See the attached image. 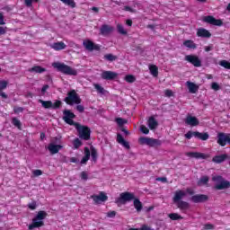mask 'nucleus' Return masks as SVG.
<instances>
[{"instance_id":"aec40b11","label":"nucleus","mask_w":230,"mask_h":230,"mask_svg":"<svg viewBox=\"0 0 230 230\" xmlns=\"http://www.w3.org/2000/svg\"><path fill=\"white\" fill-rule=\"evenodd\" d=\"M197 37H201L202 39H209L211 38V32L206 30L205 28H199L197 31Z\"/></svg>"},{"instance_id":"c85d7f7f","label":"nucleus","mask_w":230,"mask_h":230,"mask_svg":"<svg viewBox=\"0 0 230 230\" xmlns=\"http://www.w3.org/2000/svg\"><path fill=\"white\" fill-rule=\"evenodd\" d=\"M89 159H91V150L89 147H84V156L81 160V164H86Z\"/></svg>"},{"instance_id":"473e14b6","label":"nucleus","mask_w":230,"mask_h":230,"mask_svg":"<svg viewBox=\"0 0 230 230\" xmlns=\"http://www.w3.org/2000/svg\"><path fill=\"white\" fill-rule=\"evenodd\" d=\"M208 182H209V176H201L198 181V186H208Z\"/></svg>"},{"instance_id":"09e8293b","label":"nucleus","mask_w":230,"mask_h":230,"mask_svg":"<svg viewBox=\"0 0 230 230\" xmlns=\"http://www.w3.org/2000/svg\"><path fill=\"white\" fill-rule=\"evenodd\" d=\"M27 207L29 208V209H31V211H35V209H37V201H32L31 203H29L27 205Z\"/></svg>"},{"instance_id":"6ab92c4d","label":"nucleus","mask_w":230,"mask_h":230,"mask_svg":"<svg viewBox=\"0 0 230 230\" xmlns=\"http://www.w3.org/2000/svg\"><path fill=\"white\" fill-rule=\"evenodd\" d=\"M93 200H94L96 203L98 202H106V200H109V197L105 195V192L101 191L99 195H93L92 196Z\"/></svg>"},{"instance_id":"4be33fe9","label":"nucleus","mask_w":230,"mask_h":230,"mask_svg":"<svg viewBox=\"0 0 230 230\" xmlns=\"http://www.w3.org/2000/svg\"><path fill=\"white\" fill-rule=\"evenodd\" d=\"M185 123L187 125H190V127H197L199 125V123H200V122L199 121V119H197V117L189 115V116H187V118L185 119Z\"/></svg>"},{"instance_id":"cd10ccee","label":"nucleus","mask_w":230,"mask_h":230,"mask_svg":"<svg viewBox=\"0 0 230 230\" xmlns=\"http://www.w3.org/2000/svg\"><path fill=\"white\" fill-rule=\"evenodd\" d=\"M186 84L189 92L191 93V94H195L199 91V85H197L195 83L187 81Z\"/></svg>"},{"instance_id":"864d4df0","label":"nucleus","mask_w":230,"mask_h":230,"mask_svg":"<svg viewBox=\"0 0 230 230\" xmlns=\"http://www.w3.org/2000/svg\"><path fill=\"white\" fill-rule=\"evenodd\" d=\"M123 10L124 12H130L131 13H136V10L132 9V7L128 5H125Z\"/></svg>"},{"instance_id":"ea45409f","label":"nucleus","mask_w":230,"mask_h":230,"mask_svg":"<svg viewBox=\"0 0 230 230\" xmlns=\"http://www.w3.org/2000/svg\"><path fill=\"white\" fill-rule=\"evenodd\" d=\"M168 217L171 220H182L181 216L177 213H171Z\"/></svg>"},{"instance_id":"f704fd0d","label":"nucleus","mask_w":230,"mask_h":230,"mask_svg":"<svg viewBox=\"0 0 230 230\" xmlns=\"http://www.w3.org/2000/svg\"><path fill=\"white\" fill-rule=\"evenodd\" d=\"M39 102H40V103H41V105L44 109H52V107H53V102L51 101L40 100Z\"/></svg>"},{"instance_id":"69168bd1","label":"nucleus","mask_w":230,"mask_h":230,"mask_svg":"<svg viewBox=\"0 0 230 230\" xmlns=\"http://www.w3.org/2000/svg\"><path fill=\"white\" fill-rule=\"evenodd\" d=\"M4 24V16L0 13V25Z\"/></svg>"},{"instance_id":"c756f323","label":"nucleus","mask_w":230,"mask_h":230,"mask_svg":"<svg viewBox=\"0 0 230 230\" xmlns=\"http://www.w3.org/2000/svg\"><path fill=\"white\" fill-rule=\"evenodd\" d=\"M176 205H177V208L181 209V211H186L187 209H190V203L186 201H183V200L178 201Z\"/></svg>"},{"instance_id":"e2e57ef3","label":"nucleus","mask_w":230,"mask_h":230,"mask_svg":"<svg viewBox=\"0 0 230 230\" xmlns=\"http://www.w3.org/2000/svg\"><path fill=\"white\" fill-rule=\"evenodd\" d=\"M76 111H78V112H84V111H85V108H84L83 105H77Z\"/></svg>"},{"instance_id":"5701e85b","label":"nucleus","mask_w":230,"mask_h":230,"mask_svg":"<svg viewBox=\"0 0 230 230\" xmlns=\"http://www.w3.org/2000/svg\"><path fill=\"white\" fill-rule=\"evenodd\" d=\"M48 150L52 155H55V154H58V152L62 150V146L50 143L48 146Z\"/></svg>"},{"instance_id":"052dcab7","label":"nucleus","mask_w":230,"mask_h":230,"mask_svg":"<svg viewBox=\"0 0 230 230\" xmlns=\"http://www.w3.org/2000/svg\"><path fill=\"white\" fill-rule=\"evenodd\" d=\"M139 230H152V227H150L147 225H142L140 228H138Z\"/></svg>"},{"instance_id":"2eb2a0df","label":"nucleus","mask_w":230,"mask_h":230,"mask_svg":"<svg viewBox=\"0 0 230 230\" xmlns=\"http://www.w3.org/2000/svg\"><path fill=\"white\" fill-rule=\"evenodd\" d=\"M229 134L218 133L217 134V145L219 146H226L228 143Z\"/></svg>"},{"instance_id":"338daca9","label":"nucleus","mask_w":230,"mask_h":230,"mask_svg":"<svg viewBox=\"0 0 230 230\" xmlns=\"http://www.w3.org/2000/svg\"><path fill=\"white\" fill-rule=\"evenodd\" d=\"M48 89H49V85L45 84V85L41 88V93H46V91H48Z\"/></svg>"},{"instance_id":"7ed1b4c3","label":"nucleus","mask_w":230,"mask_h":230,"mask_svg":"<svg viewBox=\"0 0 230 230\" xmlns=\"http://www.w3.org/2000/svg\"><path fill=\"white\" fill-rule=\"evenodd\" d=\"M52 67H55V69H58V71L59 73H63V75H68L70 76H76L78 75V71L76 69L72 68L64 63L54 62L52 64Z\"/></svg>"},{"instance_id":"ddd939ff","label":"nucleus","mask_w":230,"mask_h":230,"mask_svg":"<svg viewBox=\"0 0 230 230\" xmlns=\"http://www.w3.org/2000/svg\"><path fill=\"white\" fill-rule=\"evenodd\" d=\"M191 202L194 204H202L204 202H208L209 200V197L206 194H196L190 198Z\"/></svg>"},{"instance_id":"3c124183","label":"nucleus","mask_w":230,"mask_h":230,"mask_svg":"<svg viewBox=\"0 0 230 230\" xmlns=\"http://www.w3.org/2000/svg\"><path fill=\"white\" fill-rule=\"evenodd\" d=\"M23 111H24V108H22V107H19V106H14L13 107L14 114H19V113L23 112Z\"/></svg>"},{"instance_id":"0e129e2a","label":"nucleus","mask_w":230,"mask_h":230,"mask_svg":"<svg viewBox=\"0 0 230 230\" xmlns=\"http://www.w3.org/2000/svg\"><path fill=\"white\" fill-rule=\"evenodd\" d=\"M6 34V29L4 27L0 26V35H5Z\"/></svg>"},{"instance_id":"20e7f679","label":"nucleus","mask_w":230,"mask_h":230,"mask_svg":"<svg viewBox=\"0 0 230 230\" xmlns=\"http://www.w3.org/2000/svg\"><path fill=\"white\" fill-rule=\"evenodd\" d=\"M80 139L84 141H89L91 139V128L87 126H82L80 123H75V125Z\"/></svg>"},{"instance_id":"f3484780","label":"nucleus","mask_w":230,"mask_h":230,"mask_svg":"<svg viewBox=\"0 0 230 230\" xmlns=\"http://www.w3.org/2000/svg\"><path fill=\"white\" fill-rule=\"evenodd\" d=\"M114 31V27L108 25V24H103L100 28V33L103 37H107V35H111Z\"/></svg>"},{"instance_id":"4d7b16f0","label":"nucleus","mask_w":230,"mask_h":230,"mask_svg":"<svg viewBox=\"0 0 230 230\" xmlns=\"http://www.w3.org/2000/svg\"><path fill=\"white\" fill-rule=\"evenodd\" d=\"M164 94L167 98H172V96H173V92L172 90L167 89L165 90Z\"/></svg>"},{"instance_id":"f03ea898","label":"nucleus","mask_w":230,"mask_h":230,"mask_svg":"<svg viewBox=\"0 0 230 230\" xmlns=\"http://www.w3.org/2000/svg\"><path fill=\"white\" fill-rule=\"evenodd\" d=\"M48 217V212L40 210L32 218L31 224L28 226L29 230L39 229L44 227V220Z\"/></svg>"},{"instance_id":"680f3d73","label":"nucleus","mask_w":230,"mask_h":230,"mask_svg":"<svg viewBox=\"0 0 230 230\" xmlns=\"http://www.w3.org/2000/svg\"><path fill=\"white\" fill-rule=\"evenodd\" d=\"M205 229L213 230V229H215V226H213L212 224H206L205 225Z\"/></svg>"},{"instance_id":"b1692460","label":"nucleus","mask_w":230,"mask_h":230,"mask_svg":"<svg viewBox=\"0 0 230 230\" xmlns=\"http://www.w3.org/2000/svg\"><path fill=\"white\" fill-rule=\"evenodd\" d=\"M186 195V192L184 190H176L174 193V197L172 199L174 204H177V202H181L182 199H184V196Z\"/></svg>"},{"instance_id":"393cba45","label":"nucleus","mask_w":230,"mask_h":230,"mask_svg":"<svg viewBox=\"0 0 230 230\" xmlns=\"http://www.w3.org/2000/svg\"><path fill=\"white\" fill-rule=\"evenodd\" d=\"M227 157H229L227 155V154L215 155L212 158V163H215L216 164H220L224 163V161H226L227 159Z\"/></svg>"},{"instance_id":"bf43d9fd","label":"nucleus","mask_w":230,"mask_h":230,"mask_svg":"<svg viewBox=\"0 0 230 230\" xmlns=\"http://www.w3.org/2000/svg\"><path fill=\"white\" fill-rule=\"evenodd\" d=\"M33 175H35V177H39V176L42 175V171L36 169L33 171Z\"/></svg>"},{"instance_id":"9b49d317","label":"nucleus","mask_w":230,"mask_h":230,"mask_svg":"<svg viewBox=\"0 0 230 230\" xmlns=\"http://www.w3.org/2000/svg\"><path fill=\"white\" fill-rule=\"evenodd\" d=\"M202 21L203 22H207V24H211L212 26H222L224 24L222 20L216 19V17L212 15L204 16Z\"/></svg>"},{"instance_id":"13d9d810","label":"nucleus","mask_w":230,"mask_h":230,"mask_svg":"<svg viewBox=\"0 0 230 230\" xmlns=\"http://www.w3.org/2000/svg\"><path fill=\"white\" fill-rule=\"evenodd\" d=\"M108 218H114L116 217V211L112 210L107 213Z\"/></svg>"},{"instance_id":"6e6d98bb","label":"nucleus","mask_w":230,"mask_h":230,"mask_svg":"<svg viewBox=\"0 0 230 230\" xmlns=\"http://www.w3.org/2000/svg\"><path fill=\"white\" fill-rule=\"evenodd\" d=\"M80 176L83 181H87L89 179V176L85 171H83Z\"/></svg>"},{"instance_id":"39448f33","label":"nucleus","mask_w":230,"mask_h":230,"mask_svg":"<svg viewBox=\"0 0 230 230\" xmlns=\"http://www.w3.org/2000/svg\"><path fill=\"white\" fill-rule=\"evenodd\" d=\"M64 102L67 105H73L74 103H75V105H80V103H82V99H80L76 91L71 90L67 93V96L64 99Z\"/></svg>"},{"instance_id":"72a5a7b5","label":"nucleus","mask_w":230,"mask_h":230,"mask_svg":"<svg viewBox=\"0 0 230 230\" xmlns=\"http://www.w3.org/2000/svg\"><path fill=\"white\" fill-rule=\"evenodd\" d=\"M149 71L151 75L154 76H158L159 75V68L155 65L149 66Z\"/></svg>"},{"instance_id":"c9c22d12","label":"nucleus","mask_w":230,"mask_h":230,"mask_svg":"<svg viewBox=\"0 0 230 230\" xmlns=\"http://www.w3.org/2000/svg\"><path fill=\"white\" fill-rule=\"evenodd\" d=\"M60 1L66 6H70V8H76V2H75V0H60Z\"/></svg>"},{"instance_id":"f8f14e48","label":"nucleus","mask_w":230,"mask_h":230,"mask_svg":"<svg viewBox=\"0 0 230 230\" xmlns=\"http://www.w3.org/2000/svg\"><path fill=\"white\" fill-rule=\"evenodd\" d=\"M185 60L189 62V64H192L194 67H202V61L199 58V56L187 55L185 56Z\"/></svg>"},{"instance_id":"dca6fc26","label":"nucleus","mask_w":230,"mask_h":230,"mask_svg":"<svg viewBox=\"0 0 230 230\" xmlns=\"http://www.w3.org/2000/svg\"><path fill=\"white\" fill-rule=\"evenodd\" d=\"M101 78H102V80H116V78H118V73L110 70L103 71L101 74Z\"/></svg>"},{"instance_id":"f257e3e1","label":"nucleus","mask_w":230,"mask_h":230,"mask_svg":"<svg viewBox=\"0 0 230 230\" xmlns=\"http://www.w3.org/2000/svg\"><path fill=\"white\" fill-rule=\"evenodd\" d=\"M135 209H137V213H141L143 210V203L139 199L136 198L134 193L129 191H125L119 194V197L116 199V204H126L128 202H132Z\"/></svg>"},{"instance_id":"412c9836","label":"nucleus","mask_w":230,"mask_h":230,"mask_svg":"<svg viewBox=\"0 0 230 230\" xmlns=\"http://www.w3.org/2000/svg\"><path fill=\"white\" fill-rule=\"evenodd\" d=\"M117 143L124 146V148H127V150H130V144L126 141V139L123 138V136H121L119 133L117 134Z\"/></svg>"},{"instance_id":"1a4fd4ad","label":"nucleus","mask_w":230,"mask_h":230,"mask_svg":"<svg viewBox=\"0 0 230 230\" xmlns=\"http://www.w3.org/2000/svg\"><path fill=\"white\" fill-rule=\"evenodd\" d=\"M63 120L65 121V123H67V125H74V127L76 125V123L78 122H75V118H76V115H75V113H73L71 111L69 110H65L63 111Z\"/></svg>"},{"instance_id":"a878e982","label":"nucleus","mask_w":230,"mask_h":230,"mask_svg":"<svg viewBox=\"0 0 230 230\" xmlns=\"http://www.w3.org/2000/svg\"><path fill=\"white\" fill-rule=\"evenodd\" d=\"M147 125L150 130H155V128H157V127L159 126V122H157L154 116H151L147 120Z\"/></svg>"},{"instance_id":"5fc2aeb1","label":"nucleus","mask_w":230,"mask_h":230,"mask_svg":"<svg viewBox=\"0 0 230 230\" xmlns=\"http://www.w3.org/2000/svg\"><path fill=\"white\" fill-rule=\"evenodd\" d=\"M211 89H213L214 91H220V85L217 84V83H212Z\"/></svg>"},{"instance_id":"49530a36","label":"nucleus","mask_w":230,"mask_h":230,"mask_svg":"<svg viewBox=\"0 0 230 230\" xmlns=\"http://www.w3.org/2000/svg\"><path fill=\"white\" fill-rule=\"evenodd\" d=\"M94 88L96 89L97 93H99V94H104L105 93V89L102 85L94 84Z\"/></svg>"},{"instance_id":"2f4dec72","label":"nucleus","mask_w":230,"mask_h":230,"mask_svg":"<svg viewBox=\"0 0 230 230\" xmlns=\"http://www.w3.org/2000/svg\"><path fill=\"white\" fill-rule=\"evenodd\" d=\"M183 46L189 49H197V44L191 40H186L183 41Z\"/></svg>"},{"instance_id":"423d86ee","label":"nucleus","mask_w":230,"mask_h":230,"mask_svg":"<svg viewBox=\"0 0 230 230\" xmlns=\"http://www.w3.org/2000/svg\"><path fill=\"white\" fill-rule=\"evenodd\" d=\"M139 145H147V146H161L163 145V142L156 138H150L146 137H140L138 138Z\"/></svg>"},{"instance_id":"9d476101","label":"nucleus","mask_w":230,"mask_h":230,"mask_svg":"<svg viewBox=\"0 0 230 230\" xmlns=\"http://www.w3.org/2000/svg\"><path fill=\"white\" fill-rule=\"evenodd\" d=\"M83 46L87 51H100L102 49V46L93 42L91 40H84L83 41Z\"/></svg>"},{"instance_id":"37998d69","label":"nucleus","mask_w":230,"mask_h":230,"mask_svg":"<svg viewBox=\"0 0 230 230\" xmlns=\"http://www.w3.org/2000/svg\"><path fill=\"white\" fill-rule=\"evenodd\" d=\"M219 66L225 67V69H230V62L227 60H221L219 62Z\"/></svg>"},{"instance_id":"a19ab883","label":"nucleus","mask_w":230,"mask_h":230,"mask_svg":"<svg viewBox=\"0 0 230 230\" xmlns=\"http://www.w3.org/2000/svg\"><path fill=\"white\" fill-rule=\"evenodd\" d=\"M117 31L120 34V35H127V31L125 30V27H123V25L121 24H117Z\"/></svg>"},{"instance_id":"7c9ffc66","label":"nucleus","mask_w":230,"mask_h":230,"mask_svg":"<svg viewBox=\"0 0 230 230\" xmlns=\"http://www.w3.org/2000/svg\"><path fill=\"white\" fill-rule=\"evenodd\" d=\"M29 73H39V74H42V73H46V68L40 66H34L31 68H29Z\"/></svg>"},{"instance_id":"4468645a","label":"nucleus","mask_w":230,"mask_h":230,"mask_svg":"<svg viewBox=\"0 0 230 230\" xmlns=\"http://www.w3.org/2000/svg\"><path fill=\"white\" fill-rule=\"evenodd\" d=\"M185 155H187V157H192L193 159H209V157H211L209 154L199 152H187Z\"/></svg>"},{"instance_id":"bb28decb","label":"nucleus","mask_w":230,"mask_h":230,"mask_svg":"<svg viewBox=\"0 0 230 230\" xmlns=\"http://www.w3.org/2000/svg\"><path fill=\"white\" fill-rule=\"evenodd\" d=\"M66 47L67 46L63 41L55 42L50 46L55 51H62V49H66Z\"/></svg>"},{"instance_id":"c03bdc74","label":"nucleus","mask_w":230,"mask_h":230,"mask_svg":"<svg viewBox=\"0 0 230 230\" xmlns=\"http://www.w3.org/2000/svg\"><path fill=\"white\" fill-rule=\"evenodd\" d=\"M73 145L74 148H75V150H78V148L82 146V140H80V138H75L74 139Z\"/></svg>"},{"instance_id":"79ce46f5","label":"nucleus","mask_w":230,"mask_h":230,"mask_svg":"<svg viewBox=\"0 0 230 230\" xmlns=\"http://www.w3.org/2000/svg\"><path fill=\"white\" fill-rule=\"evenodd\" d=\"M125 80L128 82V84H134V82H136V76L128 75L125 76Z\"/></svg>"},{"instance_id":"e433bc0d","label":"nucleus","mask_w":230,"mask_h":230,"mask_svg":"<svg viewBox=\"0 0 230 230\" xmlns=\"http://www.w3.org/2000/svg\"><path fill=\"white\" fill-rule=\"evenodd\" d=\"M12 123L14 127L17 128L18 130H22V124L21 123V120H19V119L17 118H13L12 119Z\"/></svg>"},{"instance_id":"de8ad7c7","label":"nucleus","mask_w":230,"mask_h":230,"mask_svg":"<svg viewBox=\"0 0 230 230\" xmlns=\"http://www.w3.org/2000/svg\"><path fill=\"white\" fill-rule=\"evenodd\" d=\"M62 107V101L57 100L54 103H52V109L57 110Z\"/></svg>"},{"instance_id":"a211bd4d","label":"nucleus","mask_w":230,"mask_h":230,"mask_svg":"<svg viewBox=\"0 0 230 230\" xmlns=\"http://www.w3.org/2000/svg\"><path fill=\"white\" fill-rule=\"evenodd\" d=\"M6 87H8V81L1 80L0 81V96L4 100L8 99V94H6V93L3 92V91H4V89H6Z\"/></svg>"},{"instance_id":"774afa93","label":"nucleus","mask_w":230,"mask_h":230,"mask_svg":"<svg viewBox=\"0 0 230 230\" xmlns=\"http://www.w3.org/2000/svg\"><path fill=\"white\" fill-rule=\"evenodd\" d=\"M126 24H127V26H132V20L128 19V20L126 21Z\"/></svg>"},{"instance_id":"58836bf2","label":"nucleus","mask_w":230,"mask_h":230,"mask_svg":"<svg viewBox=\"0 0 230 230\" xmlns=\"http://www.w3.org/2000/svg\"><path fill=\"white\" fill-rule=\"evenodd\" d=\"M104 60H107L108 62H114V60H118V57L112 54H106L104 55Z\"/></svg>"},{"instance_id":"0eeeda50","label":"nucleus","mask_w":230,"mask_h":230,"mask_svg":"<svg viewBox=\"0 0 230 230\" xmlns=\"http://www.w3.org/2000/svg\"><path fill=\"white\" fill-rule=\"evenodd\" d=\"M186 139H191V137H196L201 141H208L209 139V134L208 132L200 133L199 131H188L185 134Z\"/></svg>"},{"instance_id":"6e6552de","label":"nucleus","mask_w":230,"mask_h":230,"mask_svg":"<svg viewBox=\"0 0 230 230\" xmlns=\"http://www.w3.org/2000/svg\"><path fill=\"white\" fill-rule=\"evenodd\" d=\"M213 181L219 182L215 186V190H228L230 188V181L224 180L222 176H216Z\"/></svg>"},{"instance_id":"603ef678","label":"nucleus","mask_w":230,"mask_h":230,"mask_svg":"<svg viewBox=\"0 0 230 230\" xmlns=\"http://www.w3.org/2000/svg\"><path fill=\"white\" fill-rule=\"evenodd\" d=\"M116 122L118 123V125L119 127H123V125H125V123H127V120L124 119H121V118H117Z\"/></svg>"},{"instance_id":"4c0bfd02","label":"nucleus","mask_w":230,"mask_h":230,"mask_svg":"<svg viewBox=\"0 0 230 230\" xmlns=\"http://www.w3.org/2000/svg\"><path fill=\"white\" fill-rule=\"evenodd\" d=\"M91 157L93 163H96V161H98V151H96V148L94 147H91Z\"/></svg>"},{"instance_id":"8fccbe9b","label":"nucleus","mask_w":230,"mask_h":230,"mask_svg":"<svg viewBox=\"0 0 230 230\" xmlns=\"http://www.w3.org/2000/svg\"><path fill=\"white\" fill-rule=\"evenodd\" d=\"M140 132H142V134H150V129H148V128H146V126L145 125H141L140 126Z\"/></svg>"},{"instance_id":"a18cd8bd","label":"nucleus","mask_w":230,"mask_h":230,"mask_svg":"<svg viewBox=\"0 0 230 230\" xmlns=\"http://www.w3.org/2000/svg\"><path fill=\"white\" fill-rule=\"evenodd\" d=\"M33 3H39V0H24V4L27 8H31V6H33Z\"/></svg>"}]
</instances>
